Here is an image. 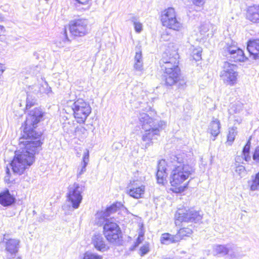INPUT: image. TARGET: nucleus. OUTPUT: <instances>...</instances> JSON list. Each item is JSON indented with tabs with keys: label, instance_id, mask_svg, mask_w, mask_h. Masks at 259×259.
<instances>
[{
	"label": "nucleus",
	"instance_id": "obj_44",
	"mask_svg": "<svg viewBox=\"0 0 259 259\" xmlns=\"http://www.w3.org/2000/svg\"><path fill=\"white\" fill-rule=\"evenodd\" d=\"M121 146V144L119 143H114L112 146L113 149H117Z\"/></svg>",
	"mask_w": 259,
	"mask_h": 259
},
{
	"label": "nucleus",
	"instance_id": "obj_15",
	"mask_svg": "<svg viewBox=\"0 0 259 259\" xmlns=\"http://www.w3.org/2000/svg\"><path fill=\"white\" fill-rule=\"evenodd\" d=\"M158 128H153L151 132H145L142 135L141 145L142 148L145 149H147L149 146L152 145V140L159 134Z\"/></svg>",
	"mask_w": 259,
	"mask_h": 259
},
{
	"label": "nucleus",
	"instance_id": "obj_45",
	"mask_svg": "<svg viewBox=\"0 0 259 259\" xmlns=\"http://www.w3.org/2000/svg\"><path fill=\"white\" fill-rule=\"evenodd\" d=\"M185 187H182L180 186L177 188L178 190L176 191L177 192H183L184 190Z\"/></svg>",
	"mask_w": 259,
	"mask_h": 259
},
{
	"label": "nucleus",
	"instance_id": "obj_20",
	"mask_svg": "<svg viewBox=\"0 0 259 259\" xmlns=\"http://www.w3.org/2000/svg\"><path fill=\"white\" fill-rule=\"evenodd\" d=\"M247 50L254 59H259V39L250 40L247 44Z\"/></svg>",
	"mask_w": 259,
	"mask_h": 259
},
{
	"label": "nucleus",
	"instance_id": "obj_35",
	"mask_svg": "<svg viewBox=\"0 0 259 259\" xmlns=\"http://www.w3.org/2000/svg\"><path fill=\"white\" fill-rule=\"evenodd\" d=\"M140 251V255L141 256H144V255L147 254L149 251L148 244H144V245L141 246Z\"/></svg>",
	"mask_w": 259,
	"mask_h": 259
},
{
	"label": "nucleus",
	"instance_id": "obj_17",
	"mask_svg": "<svg viewBox=\"0 0 259 259\" xmlns=\"http://www.w3.org/2000/svg\"><path fill=\"white\" fill-rule=\"evenodd\" d=\"M92 243L98 251H105L109 249L101 234H95L92 237Z\"/></svg>",
	"mask_w": 259,
	"mask_h": 259
},
{
	"label": "nucleus",
	"instance_id": "obj_42",
	"mask_svg": "<svg viewBox=\"0 0 259 259\" xmlns=\"http://www.w3.org/2000/svg\"><path fill=\"white\" fill-rule=\"evenodd\" d=\"M208 30V28L205 25H202L200 28V31L201 33H205Z\"/></svg>",
	"mask_w": 259,
	"mask_h": 259
},
{
	"label": "nucleus",
	"instance_id": "obj_48",
	"mask_svg": "<svg viewBox=\"0 0 259 259\" xmlns=\"http://www.w3.org/2000/svg\"><path fill=\"white\" fill-rule=\"evenodd\" d=\"M4 29V26L0 25V34L2 33Z\"/></svg>",
	"mask_w": 259,
	"mask_h": 259
},
{
	"label": "nucleus",
	"instance_id": "obj_12",
	"mask_svg": "<svg viewBox=\"0 0 259 259\" xmlns=\"http://www.w3.org/2000/svg\"><path fill=\"white\" fill-rule=\"evenodd\" d=\"M88 24L89 22L87 19L74 20L70 23V31L74 36H84L88 33Z\"/></svg>",
	"mask_w": 259,
	"mask_h": 259
},
{
	"label": "nucleus",
	"instance_id": "obj_3",
	"mask_svg": "<svg viewBox=\"0 0 259 259\" xmlns=\"http://www.w3.org/2000/svg\"><path fill=\"white\" fill-rule=\"evenodd\" d=\"M121 206V203L116 202L107 207L104 211L98 212L96 215V219L98 225L104 223L103 233L106 239L110 243L117 244L121 238L122 233L120 227L117 224L113 221L112 219H107L110 214L116 212Z\"/></svg>",
	"mask_w": 259,
	"mask_h": 259
},
{
	"label": "nucleus",
	"instance_id": "obj_28",
	"mask_svg": "<svg viewBox=\"0 0 259 259\" xmlns=\"http://www.w3.org/2000/svg\"><path fill=\"white\" fill-rule=\"evenodd\" d=\"M192 233L191 229L189 228H183L180 229L177 234V235L180 237L181 239L185 236H189Z\"/></svg>",
	"mask_w": 259,
	"mask_h": 259
},
{
	"label": "nucleus",
	"instance_id": "obj_11",
	"mask_svg": "<svg viewBox=\"0 0 259 259\" xmlns=\"http://www.w3.org/2000/svg\"><path fill=\"white\" fill-rule=\"evenodd\" d=\"M224 55L234 62H244L247 60L243 51L234 45L227 44L224 48Z\"/></svg>",
	"mask_w": 259,
	"mask_h": 259
},
{
	"label": "nucleus",
	"instance_id": "obj_27",
	"mask_svg": "<svg viewBox=\"0 0 259 259\" xmlns=\"http://www.w3.org/2000/svg\"><path fill=\"white\" fill-rule=\"evenodd\" d=\"M202 49L200 47L194 48L191 52V56L195 61H199L201 59Z\"/></svg>",
	"mask_w": 259,
	"mask_h": 259
},
{
	"label": "nucleus",
	"instance_id": "obj_30",
	"mask_svg": "<svg viewBox=\"0 0 259 259\" xmlns=\"http://www.w3.org/2000/svg\"><path fill=\"white\" fill-rule=\"evenodd\" d=\"M132 21L133 22L135 31L140 33L142 30V24L139 22L135 17L132 18Z\"/></svg>",
	"mask_w": 259,
	"mask_h": 259
},
{
	"label": "nucleus",
	"instance_id": "obj_46",
	"mask_svg": "<svg viewBox=\"0 0 259 259\" xmlns=\"http://www.w3.org/2000/svg\"><path fill=\"white\" fill-rule=\"evenodd\" d=\"M45 83L47 85V87H48V83L47 82H45ZM52 92V90H51V88L50 87H47V89L46 91V94H49L50 93H51Z\"/></svg>",
	"mask_w": 259,
	"mask_h": 259
},
{
	"label": "nucleus",
	"instance_id": "obj_41",
	"mask_svg": "<svg viewBox=\"0 0 259 259\" xmlns=\"http://www.w3.org/2000/svg\"><path fill=\"white\" fill-rule=\"evenodd\" d=\"M32 69V73L33 74V75H36L37 74V73L39 72V70H40V68L37 66H35L34 67H33Z\"/></svg>",
	"mask_w": 259,
	"mask_h": 259
},
{
	"label": "nucleus",
	"instance_id": "obj_51",
	"mask_svg": "<svg viewBox=\"0 0 259 259\" xmlns=\"http://www.w3.org/2000/svg\"><path fill=\"white\" fill-rule=\"evenodd\" d=\"M6 172H7V174L8 175H9V174L10 170H9V169L8 167L7 168V171H6Z\"/></svg>",
	"mask_w": 259,
	"mask_h": 259
},
{
	"label": "nucleus",
	"instance_id": "obj_1",
	"mask_svg": "<svg viewBox=\"0 0 259 259\" xmlns=\"http://www.w3.org/2000/svg\"><path fill=\"white\" fill-rule=\"evenodd\" d=\"M44 113L35 108L27 115L23 127V134L20 138L21 149L15 152L11 166L14 173L21 175L35 160V155L41 150V133L37 132V125L42 119Z\"/></svg>",
	"mask_w": 259,
	"mask_h": 259
},
{
	"label": "nucleus",
	"instance_id": "obj_47",
	"mask_svg": "<svg viewBox=\"0 0 259 259\" xmlns=\"http://www.w3.org/2000/svg\"><path fill=\"white\" fill-rule=\"evenodd\" d=\"M4 71V69L3 68V65L0 63V76L2 75Z\"/></svg>",
	"mask_w": 259,
	"mask_h": 259
},
{
	"label": "nucleus",
	"instance_id": "obj_2",
	"mask_svg": "<svg viewBox=\"0 0 259 259\" xmlns=\"http://www.w3.org/2000/svg\"><path fill=\"white\" fill-rule=\"evenodd\" d=\"M159 161L157 166L156 177L159 184H164L167 176L165 165L170 169V183L172 186L177 187L182 184L194 172L193 167L188 164L185 154L171 155L167 160Z\"/></svg>",
	"mask_w": 259,
	"mask_h": 259
},
{
	"label": "nucleus",
	"instance_id": "obj_16",
	"mask_svg": "<svg viewBox=\"0 0 259 259\" xmlns=\"http://www.w3.org/2000/svg\"><path fill=\"white\" fill-rule=\"evenodd\" d=\"M20 241L15 239L7 240L5 242V249L14 258L19 250Z\"/></svg>",
	"mask_w": 259,
	"mask_h": 259
},
{
	"label": "nucleus",
	"instance_id": "obj_19",
	"mask_svg": "<svg viewBox=\"0 0 259 259\" xmlns=\"http://www.w3.org/2000/svg\"><path fill=\"white\" fill-rule=\"evenodd\" d=\"M246 18L253 23H259V4L254 5L248 8Z\"/></svg>",
	"mask_w": 259,
	"mask_h": 259
},
{
	"label": "nucleus",
	"instance_id": "obj_34",
	"mask_svg": "<svg viewBox=\"0 0 259 259\" xmlns=\"http://www.w3.org/2000/svg\"><path fill=\"white\" fill-rule=\"evenodd\" d=\"M35 103V100L34 99H32L29 95H28L26 99V108H30L31 106L34 105Z\"/></svg>",
	"mask_w": 259,
	"mask_h": 259
},
{
	"label": "nucleus",
	"instance_id": "obj_18",
	"mask_svg": "<svg viewBox=\"0 0 259 259\" xmlns=\"http://www.w3.org/2000/svg\"><path fill=\"white\" fill-rule=\"evenodd\" d=\"M180 74L179 68H175L169 72H164V78L165 84L167 85L171 86L175 84L179 80Z\"/></svg>",
	"mask_w": 259,
	"mask_h": 259
},
{
	"label": "nucleus",
	"instance_id": "obj_22",
	"mask_svg": "<svg viewBox=\"0 0 259 259\" xmlns=\"http://www.w3.org/2000/svg\"><path fill=\"white\" fill-rule=\"evenodd\" d=\"M250 144V140H248L243 148L241 155H238L235 158V160L237 162L243 163L242 160L247 162L251 159V157L249 155Z\"/></svg>",
	"mask_w": 259,
	"mask_h": 259
},
{
	"label": "nucleus",
	"instance_id": "obj_8",
	"mask_svg": "<svg viewBox=\"0 0 259 259\" xmlns=\"http://www.w3.org/2000/svg\"><path fill=\"white\" fill-rule=\"evenodd\" d=\"M169 52H165L162 55V58L160 60V64L162 70H164V72H169L178 67L179 55L176 51H173L169 54Z\"/></svg>",
	"mask_w": 259,
	"mask_h": 259
},
{
	"label": "nucleus",
	"instance_id": "obj_7",
	"mask_svg": "<svg viewBox=\"0 0 259 259\" xmlns=\"http://www.w3.org/2000/svg\"><path fill=\"white\" fill-rule=\"evenodd\" d=\"M84 191V187L77 183L69 186L67 197L68 201L71 204L73 209H77L82 200V193Z\"/></svg>",
	"mask_w": 259,
	"mask_h": 259
},
{
	"label": "nucleus",
	"instance_id": "obj_50",
	"mask_svg": "<svg viewBox=\"0 0 259 259\" xmlns=\"http://www.w3.org/2000/svg\"><path fill=\"white\" fill-rule=\"evenodd\" d=\"M4 20V17H3L2 15L0 14V21H2Z\"/></svg>",
	"mask_w": 259,
	"mask_h": 259
},
{
	"label": "nucleus",
	"instance_id": "obj_38",
	"mask_svg": "<svg viewBox=\"0 0 259 259\" xmlns=\"http://www.w3.org/2000/svg\"><path fill=\"white\" fill-rule=\"evenodd\" d=\"M253 159L256 162L259 163V147H257L255 149L254 153L253 155Z\"/></svg>",
	"mask_w": 259,
	"mask_h": 259
},
{
	"label": "nucleus",
	"instance_id": "obj_29",
	"mask_svg": "<svg viewBox=\"0 0 259 259\" xmlns=\"http://www.w3.org/2000/svg\"><path fill=\"white\" fill-rule=\"evenodd\" d=\"M82 259H102V256L96 253L87 251L84 253Z\"/></svg>",
	"mask_w": 259,
	"mask_h": 259
},
{
	"label": "nucleus",
	"instance_id": "obj_23",
	"mask_svg": "<svg viewBox=\"0 0 259 259\" xmlns=\"http://www.w3.org/2000/svg\"><path fill=\"white\" fill-rule=\"evenodd\" d=\"M221 124L220 121L215 119L213 120L209 125L208 131L213 137L212 140L214 141L215 138L219 135L220 133Z\"/></svg>",
	"mask_w": 259,
	"mask_h": 259
},
{
	"label": "nucleus",
	"instance_id": "obj_25",
	"mask_svg": "<svg viewBox=\"0 0 259 259\" xmlns=\"http://www.w3.org/2000/svg\"><path fill=\"white\" fill-rule=\"evenodd\" d=\"M252 180L248 182L250 190L252 191L259 190V172L255 176L252 177Z\"/></svg>",
	"mask_w": 259,
	"mask_h": 259
},
{
	"label": "nucleus",
	"instance_id": "obj_43",
	"mask_svg": "<svg viewBox=\"0 0 259 259\" xmlns=\"http://www.w3.org/2000/svg\"><path fill=\"white\" fill-rule=\"evenodd\" d=\"M70 124L69 123H67V124H65L64 126H63V128H64V131H66L67 133H69V132H72V130H69L68 129V126H69Z\"/></svg>",
	"mask_w": 259,
	"mask_h": 259
},
{
	"label": "nucleus",
	"instance_id": "obj_40",
	"mask_svg": "<svg viewBox=\"0 0 259 259\" xmlns=\"http://www.w3.org/2000/svg\"><path fill=\"white\" fill-rule=\"evenodd\" d=\"M193 4L197 6H202L204 4V0H193Z\"/></svg>",
	"mask_w": 259,
	"mask_h": 259
},
{
	"label": "nucleus",
	"instance_id": "obj_39",
	"mask_svg": "<svg viewBox=\"0 0 259 259\" xmlns=\"http://www.w3.org/2000/svg\"><path fill=\"white\" fill-rule=\"evenodd\" d=\"M143 235H139L138 238L136 240V242L135 243V247H137L141 243H142V241H143Z\"/></svg>",
	"mask_w": 259,
	"mask_h": 259
},
{
	"label": "nucleus",
	"instance_id": "obj_21",
	"mask_svg": "<svg viewBox=\"0 0 259 259\" xmlns=\"http://www.w3.org/2000/svg\"><path fill=\"white\" fill-rule=\"evenodd\" d=\"M15 202V198L10 194L8 189L0 193V204L2 205L9 206Z\"/></svg>",
	"mask_w": 259,
	"mask_h": 259
},
{
	"label": "nucleus",
	"instance_id": "obj_32",
	"mask_svg": "<svg viewBox=\"0 0 259 259\" xmlns=\"http://www.w3.org/2000/svg\"><path fill=\"white\" fill-rule=\"evenodd\" d=\"M86 167L87 166L84 164H82L81 163L78 166L76 174L77 178H80L81 175L85 172Z\"/></svg>",
	"mask_w": 259,
	"mask_h": 259
},
{
	"label": "nucleus",
	"instance_id": "obj_37",
	"mask_svg": "<svg viewBox=\"0 0 259 259\" xmlns=\"http://www.w3.org/2000/svg\"><path fill=\"white\" fill-rule=\"evenodd\" d=\"M134 69L138 71H141L143 69V62H135Z\"/></svg>",
	"mask_w": 259,
	"mask_h": 259
},
{
	"label": "nucleus",
	"instance_id": "obj_10",
	"mask_svg": "<svg viewBox=\"0 0 259 259\" xmlns=\"http://www.w3.org/2000/svg\"><path fill=\"white\" fill-rule=\"evenodd\" d=\"M236 65L225 62L221 77L226 83L233 85L236 83L237 76Z\"/></svg>",
	"mask_w": 259,
	"mask_h": 259
},
{
	"label": "nucleus",
	"instance_id": "obj_5",
	"mask_svg": "<svg viewBox=\"0 0 259 259\" xmlns=\"http://www.w3.org/2000/svg\"><path fill=\"white\" fill-rule=\"evenodd\" d=\"M202 215L199 211L191 208H178L175 215V224L180 226L183 222L197 223L201 220Z\"/></svg>",
	"mask_w": 259,
	"mask_h": 259
},
{
	"label": "nucleus",
	"instance_id": "obj_52",
	"mask_svg": "<svg viewBox=\"0 0 259 259\" xmlns=\"http://www.w3.org/2000/svg\"><path fill=\"white\" fill-rule=\"evenodd\" d=\"M242 168L244 169V167H241V168L240 169V170H241Z\"/></svg>",
	"mask_w": 259,
	"mask_h": 259
},
{
	"label": "nucleus",
	"instance_id": "obj_36",
	"mask_svg": "<svg viewBox=\"0 0 259 259\" xmlns=\"http://www.w3.org/2000/svg\"><path fill=\"white\" fill-rule=\"evenodd\" d=\"M134 60L135 62H143L142 51L141 50L136 51Z\"/></svg>",
	"mask_w": 259,
	"mask_h": 259
},
{
	"label": "nucleus",
	"instance_id": "obj_4",
	"mask_svg": "<svg viewBox=\"0 0 259 259\" xmlns=\"http://www.w3.org/2000/svg\"><path fill=\"white\" fill-rule=\"evenodd\" d=\"M67 103L71 106L77 122L84 123L91 112L92 109L90 104L82 99H78L72 103L70 101Z\"/></svg>",
	"mask_w": 259,
	"mask_h": 259
},
{
	"label": "nucleus",
	"instance_id": "obj_14",
	"mask_svg": "<svg viewBox=\"0 0 259 259\" xmlns=\"http://www.w3.org/2000/svg\"><path fill=\"white\" fill-rule=\"evenodd\" d=\"M140 124L145 132H151L153 128H157L156 121L150 117L149 115L145 113L140 114L139 117Z\"/></svg>",
	"mask_w": 259,
	"mask_h": 259
},
{
	"label": "nucleus",
	"instance_id": "obj_9",
	"mask_svg": "<svg viewBox=\"0 0 259 259\" xmlns=\"http://www.w3.org/2000/svg\"><path fill=\"white\" fill-rule=\"evenodd\" d=\"M212 251L214 255L225 256L228 254L232 259L239 256V248L234 244H215L213 246Z\"/></svg>",
	"mask_w": 259,
	"mask_h": 259
},
{
	"label": "nucleus",
	"instance_id": "obj_31",
	"mask_svg": "<svg viewBox=\"0 0 259 259\" xmlns=\"http://www.w3.org/2000/svg\"><path fill=\"white\" fill-rule=\"evenodd\" d=\"M74 132L76 136H82L85 135L87 130L83 126H79L75 128Z\"/></svg>",
	"mask_w": 259,
	"mask_h": 259
},
{
	"label": "nucleus",
	"instance_id": "obj_49",
	"mask_svg": "<svg viewBox=\"0 0 259 259\" xmlns=\"http://www.w3.org/2000/svg\"><path fill=\"white\" fill-rule=\"evenodd\" d=\"M5 181L6 182L9 183V178H8V176L5 177Z\"/></svg>",
	"mask_w": 259,
	"mask_h": 259
},
{
	"label": "nucleus",
	"instance_id": "obj_6",
	"mask_svg": "<svg viewBox=\"0 0 259 259\" xmlns=\"http://www.w3.org/2000/svg\"><path fill=\"white\" fill-rule=\"evenodd\" d=\"M160 20L163 26L176 31H180L182 28V24L177 18L175 10L172 8H168L161 12Z\"/></svg>",
	"mask_w": 259,
	"mask_h": 259
},
{
	"label": "nucleus",
	"instance_id": "obj_33",
	"mask_svg": "<svg viewBox=\"0 0 259 259\" xmlns=\"http://www.w3.org/2000/svg\"><path fill=\"white\" fill-rule=\"evenodd\" d=\"M89 161V151L86 149L85 151L83 153L82 160L81 162V164H84L85 165L87 166Z\"/></svg>",
	"mask_w": 259,
	"mask_h": 259
},
{
	"label": "nucleus",
	"instance_id": "obj_13",
	"mask_svg": "<svg viewBox=\"0 0 259 259\" xmlns=\"http://www.w3.org/2000/svg\"><path fill=\"white\" fill-rule=\"evenodd\" d=\"M145 189V186L138 184L137 181H131L126 188V193L135 199H140L144 197Z\"/></svg>",
	"mask_w": 259,
	"mask_h": 259
},
{
	"label": "nucleus",
	"instance_id": "obj_26",
	"mask_svg": "<svg viewBox=\"0 0 259 259\" xmlns=\"http://www.w3.org/2000/svg\"><path fill=\"white\" fill-rule=\"evenodd\" d=\"M237 133V127H232V128H229L227 139L228 142L230 143V144H231L234 141Z\"/></svg>",
	"mask_w": 259,
	"mask_h": 259
},
{
	"label": "nucleus",
	"instance_id": "obj_24",
	"mask_svg": "<svg viewBox=\"0 0 259 259\" xmlns=\"http://www.w3.org/2000/svg\"><path fill=\"white\" fill-rule=\"evenodd\" d=\"M181 240V238L176 235H173L169 233L162 234L160 238V241L162 244L168 245L171 243H176Z\"/></svg>",
	"mask_w": 259,
	"mask_h": 259
}]
</instances>
